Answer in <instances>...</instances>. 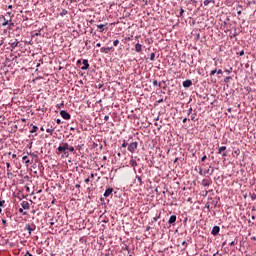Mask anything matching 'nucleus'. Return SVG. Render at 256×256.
Listing matches in <instances>:
<instances>
[{
	"label": "nucleus",
	"instance_id": "f257e3e1",
	"mask_svg": "<svg viewBox=\"0 0 256 256\" xmlns=\"http://www.w3.org/2000/svg\"><path fill=\"white\" fill-rule=\"evenodd\" d=\"M68 149H69V144L62 143V145L58 147V153H64L65 157H69V154H67Z\"/></svg>",
	"mask_w": 256,
	"mask_h": 256
},
{
	"label": "nucleus",
	"instance_id": "f03ea898",
	"mask_svg": "<svg viewBox=\"0 0 256 256\" xmlns=\"http://www.w3.org/2000/svg\"><path fill=\"white\" fill-rule=\"evenodd\" d=\"M138 145L139 144L137 142L130 143L128 146V151H130V153H135V151H137Z\"/></svg>",
	"mask_w": 256,
	"mask_h": 256
},
{
	"label": "nucleus",
	"instance_id": "7ed1b4c3",
	"mask_svg": "<svg viewBox=\"0 0 256 256\" xmlns=\"http://www.w3.org/2000/svg\"><path fill=\"white\" fill-rule=\"evenodd\" d=\"M60 115L62 118H64L66 121H69V119H71V114H69L67 111L65 110H61L60 111Z\"/></svg>",
	"mask_w": 256,
	"mask_h": 256
},
{
	"label": "nucleus",
	"instance_id": "20e7f679",
	"mask_svg": "<svg viewBox=\"0 0 256 256\" xmlns=\"http://www.w3.org/2000/svg\"><path fill=\"white\" fill-rule=\"evenodd\" d=\"M82 63H83V66L81 67L82 71H87V69H89V60L84 59Z\"/></svg>",
	"mask_w": 256,
	"mask_h": 256
},
{
	"label": "nucleus",
	"instance_id": "39448f33",
	"mask_svg": "<svg viewBox=\"0 0 256 256\" xmlns=\"http://www.w3.org/2000/svg\"><path fill=\"white\" fill-rule=\"evenodd\" d=\"M143 50V45H141L140 43H137L135 45V51L136 53H141V51Z\"/></svg>",
	"mask_w": 256,
	"mask_h": 256
},
{
	"label": "nucleus",
	"instance_id": "423d86ee",
	"mask_svg": "<svg viewBox=\"0 0 256 256\" xmlns=\"http://www.w3.org/2000/svg\"><path fill=\"white\" fill-rule=\"evenodd\" d=\"M219 231H221L219 226H214L212 229V235H219Z\"/></svg>",
	"mask_w": 256,
	"mask_h": 256
},
{
	"label": "nucleus",
	"instance_id": "0eeeda50",
	"mask_svg": "<svg viewBox=\"0 0 256 256\" xmlns=\"http://www.w3.org/2000/svg\"><path fill=\"white\" fill-rule=\"evenodd\" d=\"M175 221H177V216L172 215V216H170V218H169V220H168V223H169L170 225H173V223H175Z\"/></svg>",
	"mask_w": 256,
	"mask_h": 256
},
{
	"label": "nucleus",
	"instance_id": "6e6552de",
	"mask_svg": "<svg viewBox=\"0 0 256 256\" xmlns=\"http://www.w3.org/2000/svg\"><path fill=\"white\" fill-rule=\"evenodd\" d=\"M111 193H113V188L106 189L104 192V197H109V195H111Z\"/></svg>",
	"mask_w": 256,
	"mask_h": 256
},
{
	"label": "nucleus",
	"instance_id": "1a4fd4ad",
	"mask_svg": "<svg viewBox=\"0 0 256 256\" xmlns=\"http://www.w3.org/2000/svg\"><path fill=\"white\" fill-rule=\"evenodd\" d=\"M193 85V82L191 80H186L183 82V87H191Z\"/></svg>",
	"mask_w": 256,
	"mask_h": 256
},
{
	"label": "nucleus",
	"instance_id": "9d476101",
	"mask_svg": "<svg viewBox=\"0 0 256 256\" xmlns=\"http://www.w3.org/2000/svg\"><path fill=\"white\" fill-rule=\"evenodd\" d=\"M21 207H22L23 209H29V202H27V201H22Z\"/></svg>",
	"mask_w": 256,
	"mask_h": 256
},
{
	"label": "nucleus",
	"instance_id": "9b49d317",
	"mask_svg": "<svg viewBox=\"0 0 256 256\" xmlns=\"http://www.w3.org/2000/svg\"><path fill=\"white\" fill-rule=\"evenodd\" d=\"M25 231H28L29 235H31V233L33 232V228H31V225L26 224Z\"/></svg>",
	"mask_w": 256,
	"mask_h": 256
},
{
	"label": "nucleus",
	"instance_id": "f8f14e48",
	"mask_svg": "<svg viewBox=\"0 0 256 256\" xmlns=\"http://www.w3.org/2000/svg\"><path fill=\"white\" fill-rule=\"evenodd\" d=\"M227 147L226 146H222L218 149V155H221V153H223V151H226Z\"/></svg>",
	"mask_w": 256,
	"mask_h": 256
},
{
	"label": "nucleus",
	"instance_id": "ddd939ff",
	"mask_svg": "<svg viewBox=\"0 0 256 256\" xmlns=\"http://www.w3.org/2000/svg\"><path fill=\"white\" fill-rule=\"evenodd\" d=\"M104 27H105V24L97 25V28L100 29V33H103V31H105Z\"/></svg>",
	"mask_w": 256,
	"mask_h": 256
},
{
	"label": "nucleus",
	"instance_id": "4468645a",
	"mask_svg": "<svg viewBox=\"0 0 256 256\" xmlns=\"http://www.w3.org/2000/svg\"><path fill=\"white\" fill-rule=\"evenodd\" d=\"M101 53H109V51H111V48H105V47H102L100 49Z\"/></svg>",
	"mask_w": 256,
	"mask_h": 256
},
{
	"label": "nucleus",
	"instance_id": "2eb2a0df",
	"mask_svg": "<svg viewBox=\"0 0 256 256\" xmlns=\"http://www.w3.org/2000/svg\"><path fill=\"white\" fill-rule=\"evenodd\" d=\"M130 165L131 167H137V161L134 159L130 160Z\"/></svg>",
	"mask_w": 256,
	"mask_h": 256
},
{
	"label": "nucleus",
	"instance_id": "dca6fc26",
	"mask_svg": "<svg viewBox=\"0 0 256 256\" xmlns=\"http://www.w3.org/2000/svg\"><path fill=\"white\" fill-rule=\"evenodd\" d=\"M210 3H215V0H205L204 1L205 7H207V5H209Z\"/></svg>",
	"mask_w": 256,
	"mask_h": 256
},
{
	"label": "nucleus",
	"instance_id": "f3484780",
	"mask_svg": "<svg viewBox=\"0 0 256 256\" xmlns=\"http://www.w3.org/2000/svg\"><path fill=\"white\" fill-rule=\"evenodd\" d=\"M38 129L39 128L37 126H33L32 129L30 130V133H37Z\"/></svg>",
	"mask_w": 256,
	"mask_h": 256
},
{
	"label": "nucleus",
	"instance_id": "a211bd4d",
	"mask_svg": "<svg viewBox=\"0 0 256 256\" xmlns=\"http://www.w3.org/2000/svg\"><path fill=\"white\" fill-rule=\"evenodd\" d=\"M3 19H4V22L2 23V27H7V25H9V20H7L5 18H3Z\"/></svg>",
	"mask_w": 256,
	"mask_h": 256
},
{
	"label": "nucleus",
	"instance_id": "6ab92c4d",
	"mask_svg": "<svg viewBox=\"0 0 256 256\" xmlns=\"http://www.w3.org/2000/svg\"><path fill=\"white\" fill-rule=\"evenodd\" d=\"M54 131L55 130L53 128H47L46 129V132L49 133L50 135H53Z\"/></svg>",
	"mask_w": 256,
	"mask_h": 256
},
{
	"label": "nucleus",
	"instance_id": "aec40b11",
	"mask_svg": "<svg viewBox=\"0 0 256 256\" xmlns=\"http://www.w3.org/2000/svg\"><path fill=\"white\" fill-rule=\"evenodd\" d=\"M22 159L26 163V165H28V163L30 162V160L27 156H23Z\"/></svg>",
	"mask_w": 256,
	"mask_h": 256
},
{
	"label": "nucleus",
	"instance_id": "412c9836",
	"mask_svg": "<svg viewBox=\"0 0 256 256\" xmlns=\"http://www.w3.org/2000/svg\"><path fill=\"white\" fill-rule=\"evenodd\" d=\"M197 117V113H193L190 115L191 121H195V118Z\"/></svg>",
	"mask_w": 256,
	"mask_h": 256
},
{
	"label": "nucleus",
	"instance_id": "4be33fe9",
	"mask_svg": "<svg viewBox=\"0 0 256 256\" xmlns=\"http://www.w3.org/2000/svg\"><path fill=\"white\" fill-rule=\"evenodd\" d=\"M67 10H65V9H63L61 12H60V15H61V17H63V16H65V15H67Z\"/></svg>",
	"mask_w": 256,
	"mask_h": 256
},
{
	"label": "nucleus",
	"instance_id": "5701e85b",
	"mask_svg": "<svg viewBox=\"0 0 256 256\" xmlns=\"http://www.w3.org/2000/svg\"><path fill=\"white\" fill-rule=\"evenodd\" d=\"M8 25H9V29H11V27H13V25H15V23H13V21L10 19V20H8Z\"/></svg>",
	"mask_w": 256,
	"mask_h": 256
},
{
	"label": "nucleus",
	"instance_id": "b1692460",
	"mask_svg": "<svg viewBox=\"0 0 256 256\" xmlns=\"http://www.w3.org/2000/svg\"><path fill=\"white\" fill-rule=\"evenodd\" d=\"M150 61H155V53H151V55H150Z\"/></svg>",
	"mask_w": 256,
	"mask_h": 256
},
{
	"label": "nucleus",
	"instance_id": "393cba45",
	"mask_svg": "<svg viewBox=\"0 0 256 256\" xmlns=\"http://www.w3.org/2000/svg\"><path fill=\"white\" fill-rule=\"evenodd\" d=\"M68 151H70V153H73V151H75V147L73 146H68Z\"/></svg>",
	"mask_w": 256,
	"mask_h": 256
},
{
	"label": "nucleus",
	"instance_id": "a878e982",
	"mask_svg": "<svg viewBox=\"0 0 256 256\" xmlns=\"http://www.w3.org/2000/svg\"><path fill=\"white\" fill-rule=\"evenodd\" d=\"M136 179H138L140 185H143V180L141 179V176H136Z\"/></svg>",
	"mask_w": 256,
	"mask_h": 256
},
{
	"label": "nucleus",
	"instance_id": "bb28decb",
	"mask_svg": "<svg viewBox=\"0 0 256 256\" xmlns=\"http://www.w3.org/2000/svg\"><path fill=\"white\" fill-rule=\"evenodd\" d=\"M17 45H19V42H14V43L11 44V47H12L13 49H15V47H17Z\"/></svg>",
	"mask_w": 256,
	"mask_h": 256
},
{
	"label": "nucleus",
	"instance_id": "cd10ccee",
	"mask_svg": "<svg viewBox=\"0 0 256 256\" xmlns=\"http://www.w3.org/2000/svg\"><path fill=\"white\" fill-rule=\"evenodd\" d=\"M113 45H114V47H117V45H119V40H115V41L113 42Z\"/></svg>",
	"mask_w": 256,
	"mask_h": 256
},
{
	"label": "nucleus",
	"instance_id": "c85d7f7f",
	"mask_svg": "<svg viewBox=\"0 0 256 256\" xmlns=\"http://www.w3.org/2000/svg\"><path fill=\"white\" fill-rule=\"evenodd\" d=\"M215 73H217V69L212 70V71L210 72V75L213 76V75H215Z\"/></svg>",
	"mask_w": 256,
	"mask_h": 256
},
{
	"label": "nucleus",
	"instance_id": "c756f323",
	"mask_svg": "<svg viewBox=\"0 0 256 256\" xmlns=\"http://www.w3.org/2000/svg\"><path fill=\"white\" fill-rule=\"evenodd\" d=\"M5 205V200H0V207H4Z\"/></svg>",
	"mask_w": 256,
	"mask_h": 256
},
{
	"label": "nucleus",
	"instance_id": "7c9ffc66",
	"mask_svg": "<svg viewBox=\"0 0 256 256\" xmlns=\"http://www.w3.org/2000/svg\"><path fill=\"white\" fill-rule=\"evenodd\" d=\"M217 75H222L223 74V70L219 69L218 71H216Z\"/></svg>",
	"mask_w": 256,
	"mask_h": 256
},
{
	"label": "nucleus",
	"instance_id": "2f4dec72",
	"mask_svg": "<svg viewBox=\"0 0 256 256\" xmlns=\"http://www.w3.org/2000/svg\"><path fill=\"white\" fill-rule=\"evenodd\" d=\"M230 245H231L232 247H235V245H237V242L232 241V242L230 243Z\"/></svg>",
	"mask_w": 256,
	"mask_h": 256
},
{
	"label": "nucleus",
	"instance_id": "473e14b6",
	"mask_svg": "<svg viewBox=\"0 0 256 256\" xmlns=\"http://www.w3.org/2000/svg\"><path fill=\"white\" fill-rule=\"evenodd\" d=\"M63 105H64L63 103L58 104V105H57V108H58V109H61V108L63 107Z\"/></svg>",
	"mask_w": 256,
	"mask_h": 256
},
{
	"label": "nucleus",
	"instance_id": "72a5a7b5",
	"mask_svg": "<svg viewBox=\"0 0 256 256\" xmlns=\"http://www.w3.org/2000/svg\"><path fill=\"white\" fill-rule=\"evenodd\" d=\"M183 13H185V10H183V8H181V10H180V16H182Z\"/></svg>",
	"mask_w": 256,
	"mask_h": 256
},
{
	"label": "nucleus",
	"instance_id": "f704fd0d",
	"mask_svg": "<svg viewBox=\"0 0 256 256\" xmlns=\"http://www.w3.org/2000/svg\"><path fill=\"white\" fill-rule=\"evenodd\" d=\"M2 224H3V225H7V220L2 219Z\"/></svg>",
	"mask_w": 256,
	"mask_h": 256
},
{
	"label": "nucleus",
	"instance_id": "c9c22d12",
	"mask_svg": "<svg viewBox=\"0 0 256 256\" xmlns=\"http://www.w3.org/2000/svg\"><path fill=\"white\" fill-rule=\"evenodd\" d=\"M191 113H193V108H189L188 115H190Z\"/></svg>",
	"mask_w": 256,
	"mask_h": 256
},
{
	"label": "nucleus",
	"instance_id": "e433bc0d",
	"mask_svg": "<svg viewBox=\"0 0 256 256\" xmlns=\"http://www.w3.org/2000/svg\"><path fill=\"white\" fill-rule=\"evenodd\" d=\"M104 121H109V116H108V115H106V116L104 117Z\"/></svg>",
	"mask_w": 256,
	"mask_h": 256
},
{
	"label": "nucleus",
	"instance_id": "4c0bfd02",
	"mask_svg": "<svg viewBox=\"0 0 256 256\" xmlns=\"http://www.w3.org/2000/svg\"><path fill=\"white\" fill-rule=\"evenodd\" d=\"M6 167H7V169H9L10 167H11V163H6Z\"/></svg>",
	"mask_w": 256,
	"mask_h": 256
},
{
	"label": "nucleus",
	"instance_id": "58836bf2",
	"mask_svg": "<svg viewBox=\"0 0 256 256\" xmlns=\"http://www.w3.org/2000/svg\"><path fill=\"white\" fill-rule=\"evenodd\" d=\"M203 185L204 187H207V185H209V183L205 182V180H203Z\"/></svg>",
	"mask_w": 256,
	"mask_h": 256
},
{
	"label": "nucleus",
	"instance_id": "ea45409f",
	"mask_svg": "<svg viewBox=\"0 0 256 256\" xmlns=\"http://www.w3.org/2000/svg\"><path fill=\"white\" fill-rule=\"evenodd\" d=\"M56 123H57L58 125H61V120H60V119H57V120H56Z\"/></svg>",
	"mask_w": 256,
	"mask_h": 256
},
{
	"label": "nucleus",
	"instance_id": "a19ab883",
	"mask_svg": "<svg viewBox=\"0 0 256 256\" xmlns=\"http://www.w3.org/2000/svg\"><path fill=\"white\" fill-rule=\"evenodd\" d=\"M205 159H207V155H204L201 159V161H205Z\"/></svg>",
	"mask_w": 256,
	"mask_h": 256
},
{
	"label": "nucleus",
	"instance_id": "79ce46f5",
	"mask_svg": "<svg viewBox=\"0 0 256 256\" xmlns=\"http://www.w3.org/2000/svg\"><path fill=\"white\" fill-rule=\"evenodd\" d=\"M122 147H123V148L127 147V143H126V142H123Z\"/></svg>",
	"mask_w": 256,
	"mask_h": 256
},
{
	"label": "nucleus",
	"instance_id": "37998d69",
	"mask_svg": "<svg viewBox=\"0 0 256 256\" xmlns=\"http://www.w3.org/2000/svg\"><path fill=\"white\" fill-rule=\"evenodd\" d=\"M17 157V154H12V159H15Z\"/></svg>",
	"mask_w": 256,
	"mask_h": 256
},
{
	"label": "nucleus",
	"instance_id": "c03bdc74",
	"mask_svg": "<svg viewBox=\"0 0 256 256\" xmlns=\"http://www.w3.org/2000/svg\"><path fill=\"white\" fill-rule=\"evenodd\" d=\"M84 182H85V183H89V178H86V179L84 180Z\"/></svg>",
	"mask_w": 256,
	"mask_h": 256
},
{
	"label": "nucleus",
	"instance_id": "a18cd8bd",
	"mask_svg": "<svg viewBox=\"0 0 256 256\" xmlns=\"http://www.w3.org/2000/svg\"><path fill=\"white\" fill-rule=\"evenodd\" d=\"M182 122L187 123V118H184Z\"/></svg>",
	"mask_w": 256,
	"mask_h": 256
},
{
	"label": "nucleus",
	"instance_id": "49530a36",
	"mask_svg": "<svg viewBox=\"0 0 256 256\" xmlns=\"http://www.w3.org/2000/svg\"><path fill=\"white\" fill-rule=\"evenodd\" d=\"M91 179H95V174H91Z\"/></svg>",
	"mask_w": 256,
	"mask_h": 256
},
{
	"label": "nucleus",
	"instance_id": "de8ad7c7",
	"mask_svg": "<svg viewBox=\"0 0 256 256\" xmlns=\"http://www.w3.org/2000/svg\"><path fill=\"white\" fill-rule=\"evenodd\" d=\"M252 199H253V200L256 199V195H255V194L252 195Z\"/></svg>",
	"mask_w": 256,
	"mask_h": 256
},
{
	"label": "nucleus",
	"instance_id": "09e8293b",
	"mask_svg": "<svg viewBox=\"0 0 256 256\" xmlns=\"http://www.w3.org/2000/svg\"><path fill=\"white\" fill-rule=\"evenodd\" d=\"M8 9H13V5H9V6H8Z\"/></svg>",
	"mask_w": 256,
	"mask_h": 256
},
{
	"label": "nucleus",
	"instance_id": "8fccbe9b",
	"mask_svg": "<svg viewBox=\"0 0 256 256\" xmlns=\"http://www.w3.org/2000/svg\"><path fill=\"white\" fill-rule=\"evenodd\" d=\"M96 47H101V43H97V44H96Z\"/></svg>",
	"mask_w": 256,
	"mask_h": 256
},
{
	"label": "nucleus",
	"instance_id": "3c124183",
	"mask_svg": "<svg viewBox=\"0 0 256 256\" xmlns=\"http://www.w3.org/2000/svg\"><path fill=\"white\" fill-rule=\"evenodd\" d=\"M19 213H23V208H20V209H19Z\"/></svg>",
	"mask_w": 256,
	"mask_h": 256
},
{
	"label": "nucleus",
	"instance_id": "603ef678",
	"mask_svg": "<svg viewBox=\"0 0 256 256\" xmlns=\"http://www.w3.org/2000/svg\"><path fill=\"white\" fill-rule=\"evenodd\" d=\"M153 85H157V80H154Z\"/></svg>",
	"mask_w": 256,
	"mask_h": 256
},
{
	"label": "nucleus",
	"instance_id": "864d4df0",
	"mask_svg": "<svg viewBox=\"0 0 256 256\" xmlns=\"http://www.w3.org/2000/svg\"><path fill=\"white\" fill-rule=\"evenodd\" d=\"M222 156L227 157V153L224 152V153L222 154Z\"/></svg>",
	"mask_w": 256,
	"mask_h": 256
},
{
	"label": "nucleus",
	"instance_id": "5fc2aeb1",
	"mask_svg": "<svg viewBox=\"0 0 256 256\" xmlns=\"http://www.w3.org/2000/svg\"><path fill=\"white\" fill-rule=\"evenodd\" d=\"M237 15H241V10H239V11L237 12Z\"/></svg>",
	"mask_w": 256,
	"mask_h": 256
},
{
	"label": "nucleus",
	"instance_id": "6e6d98bb",
	"mask_svg": "<svg viewBox=\"0 0 256 256\" xmlns=\"http://www.w3.org/2000/svg\"><path fill=\"white\" fill-rule=\"evenodd\" d=\"M240 55H245V52L241 51V52H240Z\"/></svg>",
	"mask_w": 256,
	"mask_h": 256
},
{
	"label": "nucleus",
	"instance_id": "4d7b16f0",
	"mask_svg": "<svg viewBox=\"0 0 256 256\" xmlns=\"http://www.w3.org/2000/svg\"><path fill=\"white\" fill-rule=\"evenodd\" d=\"M40 131H45V128L41 127V128H40Z\"/></svg>",
	"mask_w": 256,
	"mask_h": 256
},
{
	"label": "nucleus",
	"instance_id": "13d9d810",
	"mask_svg": "<svg viewBox=\"0 0 256 256\" xmlns=\"http://www.w3.org/2000/svg\"><path fill=\"white\" fill-rule=\"evenodd\" d=\"M226 73H231V71H229V70H226Z\"/></svg>",
	"mask_w": 256,
	"mask_h": 256
},
{
	"label": "nucleus",
	"instance_id": "bf43d9fd",
	"mask_svg": "<svg viewBox=\"0 0 256 256\" xmlns=\"http://www.w3.org/2000/svg\"><path fill=\"white\" fill-rule=\"evenodd\" d=\"M0 213H3V209L0 208Z\"/></svg>",
	"mask_w": 256,
	"mask_h": 256
},
{
	"label": "nucleus",
	"instance_id": "052dcab7",
	"mask_svg": "<svg viewBox=\"0 0 256 256\" xmlns=\"http://www.w3.org/2000/svg\"><path fill=\"white\" fill-rule=\"evenodd\" d=\"M7 15H11V12H7Z\"/></svg>",
	"mask_w": 256,
	"mask_h": 256
},
{
	"label": "nucleus",
	"instance_id": "680f3d73",
	"mask_svg": "<svg viewBox=\"0 0 256 256\" xmlns=\"http://www.w3.org/2000/svg\"><path fill=\"white\" fill-rule=\"evenodd\" d=\"M71 131H74L75 129L74 128H70Z\"/></svg>",
	"mask_w": 256,
	"mask_h": 256
},
{
	"label": "nucleus",
	"instance_id": "e2e57ef3",
	"mask_svg": "<svg viewBox=\"0 0 256 256\" xmlns=\"http://www.w3.org/2000/svg\"><path fill=\"white\" fill-rule=\"evenodd\" d=\"M78 63H81V60H78Z\"/></svg>",
	"mask_w": 256,
	"mask_h": 256
},
{
	"label": "nucleus",
	"instance_id": "0e129e2a",
	"mask_svg": "<svg viewBox=\"0 0 256 256\" xmlns=\"http://www.w3.org/2000/svg\"><path fill=\"white\" fill-rule=\"evenodd\" d=\"M40 64H37V67H39Z\"/></svg>",
	"mask_w": 256,
	"mask_h": 256
}]
</instances>
